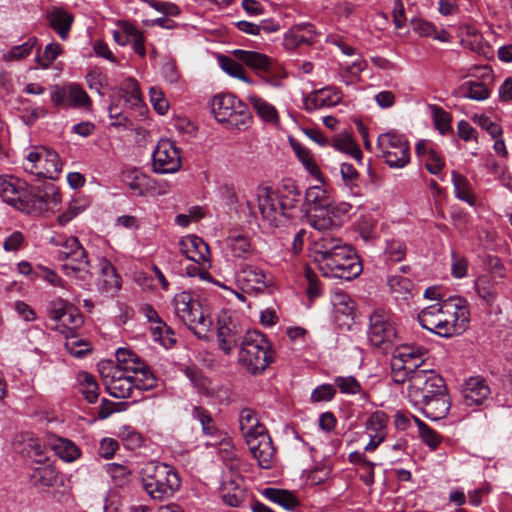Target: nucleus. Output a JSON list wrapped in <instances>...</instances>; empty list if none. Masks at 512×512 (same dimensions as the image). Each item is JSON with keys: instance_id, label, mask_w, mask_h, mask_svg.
<instances>
[{"instance_id": "nucleus-1", "label": "nucleus", "mask_w": 512, "mask_h": 512, "mask_svg": "<svg viewBox=\"0 0 512 512\" xmlns=\"http://www.w3.org/2000/svg\"><path fill=\"white\" fill-rule=\"evenodd\" d=\"M117 364H102L99 372L107 392L114 398H130L134 389L151 390L157 382L145 362L133 351L119 348Z\"/></svg>"}, {"instance_id": "nucleus-2", "label": "nucleus", "mask_w": 512, "mask_h": 512, "mask_svg": "<svg viewBox=\"0 0 512 512\" xmlns=\"http://www.w3.org/2000/svg\"><path fill=\"white\" fill-rule=\"evenodd\" d=\"M469 316L467 301L454 296L422 309L418 321L424 329L440 337L451 338L466 331Z\"/></svg>"}, {"instance_id": "nucleus-3", "label": "nucleus", "mask_w": 512, "mask_h": 512, "mask_svg": "<svg viewBox=\"0 0 512 512\" xmlns=\"http://www.w3.org/2000/svg\"><path fill=\"white\" fill-rule=\"evenodd\" d=\"M140 474L144 490L155 500L172 497L181 485L178 472L165 463L148 462Z\"/></svg>"}, {"instance_id": "nucleus-4", "label": "nucleus", "mask_w": 512, "mask_h": 512, "mask_svg": "<svg viewBox=\"0 0 512 512\" xmlns=\"http://www.w3.org/2000/svg\"><path fill=\"white\" fill-rule=\"evenodd\" d=\"M174 311L177 318L199 339H207L213 320L205 315L199 300L190 292L183 291L173 298Z\"/></svg>"}, {"instance_id": "nucleus-5", "label": "nucleus", "mask_w": 512, "mask_h": 512, "mask_svg": "<svg viewBox=\"0 0 512 512\" xmlns=\"http://www.w3.org/2000/svg\"><path fill=\"white\" fill-rule=\"evenodd\" d=\"M273 361V352L264 334L257 330L247 331L241 342L239 363L251 374L262 373Z\"/></svg>"}, {"instance_id": "nucleus-6", "label": "nucleus", "mask_w": 512, "mask_h": 512, "mask_svg": "<svg viewBox=\"0 0 512 512\" xmlns=\"http://www.w3.org/2000/svg\"><path fill=\"white\" fill-rule=\"evenodd\" d=\"M210 106L215 119L229 128L245 130L251 123L248 106L233 94L215 95Z\"/></svg>"}, {"instance_id": "nucleus-7", "label": "nucleus", "mask_w": 512, "mask_h": 512, "mask_svg": "<svg viewBox=\"0 0 512 512\" xmlns=\"http://www.w3.org/2000/svg\"><path fill=\"white\" fill-rule=\"evenodd\" d=\"M377 147L390 168L400 169L410 161V147L404 135L393 131L378 136Z\"/></svg>"}, {"instance_id": "nucleus-8", "label": "nucleus", "mask_w": 512, "mask_h": 512, "mask_svg": "<svg viewBox=\"0 0 512 512\" xmlns=\"http://www.w3.org/2000/svg\"><path fill=\"white\" fill-rule=\"evenodd\" d=\"M335 255L336 257L330 258L318 266L324 276L349 281L361 274L362 263L352 248Z\"/></svg>"}, {"instance_id": "nucleus-9", "label": "nucleus", "mask_w": 512, "mask_h": 512, "mask_svg": "<svg viewBox=\"0 0 512 512\" xmlns=\"http://www.w3.org/2000/svg\"><path fill=\"white\" fill-rule=\"evenodd\" d=\"M444 379L433 370L421 369L412 377L408 386V397L412 403H421L422 399H428L446 392Z\"/></svg>"}, {"instance_id": "nucleus-10", "label": "nucleus", "mask_w": 512, "mask_h": 512, "mask_svg": "<svg viewBox=\"0 0 512 512\" xmlns=\"http://www.w3.org/2000/svg\"><path fill=\"white\" fill-rule=\"evenodd\" d=\"M397 332L392 315L384 310H374L369 317L368 339L379 348L393 344Z\"/></svg>"}, {"instance_id": "nucleus-11", "label": "nucleus", "mask_w": 512, "mask_h": 512, "mask_svg": "<svg viewBox=\"0 0 512 512\" xmlns=\"http://www.w3.org/2000/svg\"><path fill=\"white\" fill-rule=\"evenodd\" d=\"M236 285L245 293H263L272 285L271 278L259 266L251 263L239 264L235 272Z\"/></svg>"}, {"instance_id": "nucleus-12", "label": "nucleus", "mask_w": 512, "mask_h": 512, "mask_svg": "<svg viewBox=\"0 0 512 512\" xmlns=\"http://www.w3.org/2000/svg\"><path fill=\"white\" fill-rule=\"evenodd\" d=\"M152 159L153 171L159 174L175 173L181 168L180 150L169 139L157 143Z\"/></svg>"}, {"instance_id": "nucleus-13", "label": "nucleus", "mask_w": 512, "mask_h": 512, "mask_svg": "<svg viewBox=\"0 0 512 512\" xmlns=\"http://www.w3.org/2000/svg\"><path fill=\"white\" fill-rule=\"evenodd\" d=\"M257 202L263 219L270 225L278 227L286 220L276 189L268 186L258 187Z\"/></svg>"}, {"instance_id": "nucleus-14", "label": "nucleus", "mask_w": 512, "mask_h": 512, "mask_svg": "<svg viewBox=\"0 0 512 512\" xmlns=\"http://www.w3.org/2000/svg\"><path fill=\"white\" fill-rule=\"evenodd\" d=\"M30 190L26 183L13 176H0V198L17 210L26 213Z\"/></svg>"}, {"instance_id": "nucleus-15", "label": "nucleus", "mask_w": 512, "mask_h": 512, "mask_svg": "<svg viewBox=\"0 0 512 512\" xmlns=\"http://www.w3.org/2000/svg\"><path fill=\"white\" fill-rule=\"evenodd\" d=\"M241 326L231 317L223 315L217 321V343L218 348L225 355H230L235 347H237L242 337Z\"/></svg>"}, {"instance_id": "nucleus-16", "label": "nucleus", "mask_w": 512, "mask_h": 512, "mask_svg": "<svg viewBox=\"0 0 512 512\" xmlns=\"http://www.w3.org/2000/svg\"><path fill=\"white\" fill-rule=\"evenodd\" d=\"M61 203V195L54 185H48L43 189H30L27 214H40L45 211H53Z\"/></svg>"}, {"instance_id": "nucleus-17", "label": "nucleus", "mask_w": 512, "mask_h": 512, "mask_svg": "<svg viewBox=\"0 0 512 512\" xmlns=\"http://www.w3.org/2000/svg\"><path fill=\"white\" fill-rule=\"evenodd\" d=\"M97 289L99 292L114 296L122 287V278L106 257L98 259Z\"/></svg>"}, {"instance_id": "nucleus-18", "label": "nucleus", "mask_w": 512, "mask_h": 512, "mask_svg": "<svg viewBox=\"0 0 512 512\" xmlns=\"http://www.w3.org/2000/svg\"><path fill=\"white\" fill-rule=\"evenodd\" d=\"M351 247L330 233H324L314 241L313 257L317 265H321L330 258L336 257L335 254L348 250Z\"/></svg>"}, {"instance_id": "nucleus-19", "label": "nucleus", "mask_w": 512, "mask_h": 512, "mask_svg": "<svg viewBox=\"0 0 512 512\" xmlns=\"http://www.w3.org/2000/svg\"><path fill=\"white\" fill-rule=\"evenodd\" d=\"M490 393L491 390L487 382L479 376L470 377L461 388L463 403L467 407L482 405Z\"/></svg>"}, {"instance_id": "nucleus-20", "label": "nucleus", "mask_w": 512, "mask_h": 512, "mask_svg": "<svg viewBox=\"0 0 512 512\" xmlns=\"http://www.w3.org/2000/svg\"><path fill=\"white\" fill-rule=\"evenodd\" d=\"M244 479L240 474L225 475L220 487L223 501L231 506H239L245 499Z\"/></svg>"}, {"instance_id": "nucleus-21", "label": "nucleus", "mask_w": 512, "mask_h": 512, "mask_svg": "<svg viewBox=\"0 0 512 512\" xmlns=\"http://www.w3.org/2000/svg\"><path fill=\"white\" fill-rule=\"evenodd\" d=\"M430 420L437 421L446 417L449 412L451 402L446 392L428 399H422L421 403H413Z\"/></svg>"}, {"instance_id": "nucleus-22", "label": "nucleus", "mask_w": 512, "mask_h": 512, "mask_svg": "<svg viewBox=\"0 0 512 512\" xmlns=\"http://www.w3.org/2000/svg\"><path fill=\"white\" fill-rule=\"evenodd\" d=\"M342 100V93L336 87H324L312 92L305 100L307 111L334 107Z\"/></svg>"}, {"instance_id": "nucleus-23", "label": "nucleus", "mask_w": 512, "mask_h": 512, "mask_svg": "<svg viewBox=\"0 0 512 512\" xmlns=\"http://www.w3.org/2000/svg\"><path fill=\"white\" fill-rule=\"evenodd\" d=\"M179 249L187 259L202 264L209 260V246L198 236L188 235L179 241Z\"/></svg>"}, {"instance_id": "nucleus-24", "label": "nucleus", "mask_w": 512, "mask_h": 512, "mask_svg": "<svg viewBox=\"0 0 512 512\" xmlns=\"http://www.w3.org/2000/svg\"><path fill=\"white\" fill-rule=\"evenodd\" d=\"M247 446L261 468L270 469L273 466L275 448L269 433L252 440Z\"/></svg>"}, {"instance_id": "nucleus-25", "label": "nucleus", "mask_w": 512, "mask_h": 512, "mask_svg": "<svg viewBox=\"0 0 512 512\" xmlns=\"http://www.w3.org/2000/svg\"><path fill=\"white\" fill-rule=\"evenodd\" d=\"M276 190L287 220L293 216V211L297 209L302 199L301 191L291 179L284 180Z\"/></svg>"}, {"instance_id": "nucleus-26", "label": "nucleus", "mask_w": 512, "mask_h": 512, "mask_svg": "<svg viewBox=\"0 0 512 512\" xmlns=\"http://www.w3.org/2000/svg\"><path fill=\"white\" fill-rule=\"evenodd\" d=\"M331 200L325 189L320 186H312L306 190L302 211L320 212L329 211Z\"/></svg>"}, {"instance_id": "nucleus-27", "label": "nucleus", "mask_w": 512, "mask_h": 512, "mask_svg": "<svg viewBox=\"0 0 512 512\" xmlns=\"http://www.w3.org/2000/svg\"><path fill=\"white\" fill-rule=\"evenodd\" d=\"M315 31L313 25L309 23L300 24L292 27L283 38V45L287 50H293L301 43L312 44L314 42Z\"/></svg>"}, {"instance_id": "nucleus-28", "label": "nucleus", "mask_w": 512, "mask_h": 512, "mask_svg": "<svg viewBox=\"0 0 512 512\" xmlns=\"http://www.w3.org/2000/svg\"><path fill=\"white\" fill-rule=\"evenodd\" d=\"M61 172L59 155L55 151L43 152V158L38 166L31 165V174L42 178L55 179Z\"/></svg>"}, {"instance_id": "nucleus-29", "label": "nucleus", "mask_w": 512, "mask_h": 512, "mask_svg": "<svg viewBox=\"0 0 512 512\" xmlns=\"http://www.w3.org/2000/svg\"><path fill=\"white\" fill-rule=\"evenodd\" d=\"M49 446L60 459L67 463L77 460L81 455L79 447L67 438L52 436L49 439Z\"/></svg>"}, {"instance_id": "nucleus-30", "label": "nucleus", "mask_w": 512, "mask_h": 512, "mask_svg": "<svg viewBox=\"0 0 512 512\" xmlns=\"http://www.w3.org/2000/svg\"><path fill=\"white\" fill-rule=\"evenodd\" d=\"M261 493L270 502L289 511L295 510L300 505L299 499L289 490L267 487Z\"/></svg>"}, {"instance_id": "nucleus-31", "label": "nucleus", "mask_w": 512, "mask_h": 512, "mask_svg": "<svg viewBox=\"0 0 512 512\" xmlns=\"http://www.w3.org/2000/svg\"><path fill=\"white\" fill-rule=\"evenodd\" d=\"M58 480V470L52 463H43L33 469L30 481L34 486L52 487Z\"/></svg>"}, {"instance_id": "nucleus-32", "label": "nucleus", "mask_w": 512, "mask_h": 512, "mask_svg": "<svg viewBox=\"0 0 512 512\" xmlns=\"http://www.w3.org/2000/svg\"><path fill=\"white\" fill-rule=\"evenodd\" d=\"M233 55L238 61H241L245 65H247L250 69H252L257 75L264 69L267 68V64H269L272 58L268 57L265 54L236 49L233 51Z\"/></svg>"}, {"instance_id": "nucleus-33", "label": "nucleus", "mask_w": 512, "mask_h": 512, "mask_svg": "<svg viewBox=\"0 0 512 512\" xmlns=\"http://www.w3.org/2000/svg\"><path fill=\"white\" fill-rule=\"evenodd\" d=\"M420 370L416 369V366L406 363L405 360H402L395 353L393 354L391 359V377L396 384H403L406 381H409V384H411L412 377Z\"/></svg>"}, {"instance_id": "nucleus-34", "label": "nucleus", "mask_w": 512, "mask_h": 512, "mask_svg": "<svg viewBox=\"0 0 512 512\" xmlns=\"http://www.w3.org/2000/svg\"><path fill=\"white\" fill-rule=\"evenodd\" d=\"M48 19L51 27L59 34L61 39H67L74 20L73 15L61 8H55L49 13Z\"/></svg>"}, {"instance_id": "nucleus-35", "label": "nucleus", "mask_w": 512, "mask_h": 512, "mask_svg": "<svg viewBox=\"0 0 512 512\" xmlns=\"http://www.w3.org/2000/svg\"><path fill=\"white\" fill-rule=\"evenodd\" d=\"M122 181L134 195L142 196L149 186V178L138 169H128L122 174Z\"/></svg>"}, {"instance_id": "nucleus-36", "label": "nucleus", "mask_w": 512, "mask_h": 512, "mask_svg": "<svg viewBox=\"0 0 512 512\" xmlns=\"http://www.w3.org/2000/svg\"><path fill=\"white\" fill-rule=\"evenodd\" d=\"M455 197L470 206L475 205V197L469 180L457 171L451 172Z\"/></svg>"}, {"instance_id": "nucleus-37", "label": "nucleus", "mask_w": 512, "mask_h": 512, "mask_svg": "<svg viewBox=\"0 0 512 512\" xmlns=\"http://www.w3.org/2000/svg\"><path fill=\"white\" fill-rule=\"evenodd\" d=\"M228 243L234 257L246 260L256 254V248L252 245L248 236H230Z\"/></svg>"}, {"instance_id": "nucleus-38", "label": "nucleus", "mask_w": 512, "mask_h": 512, "mask_svg": "<svg viewBox=\"0 0 512 512\" xmlns=\"http://www.w3.org/2000/svg\"><path fill=\"white\" fill-rule=\"evenodd\" d=\"M258 76L270 86L281 87L282 80L287 77V73L278 62L271 59L267 68H264Z\"/></svg>"}, {"instance_id": "nucleus-39", "label": "nucleus", "mask_w": 512, "mask_h": 512, "mask_svg": "<svg viewBox=\"0 0 512 512\" xmlns=\"http://www.w3.org/2000/svg\"><path fill=\"white\" fill-rule=\"evenodd\" d=\"M336 150L351 155L359 162L362 159V152L359 146L353 141L347 133H341L334 136L330 143Z\"/></svg>"}, {"instance_id": "nucleus-40", "label": "nucleus", "mask_w": 512, "mask_h": 512, "mask_svg": "<svg viewBox=\"0 0 512 512\" xmlns=\"http://www.w3.org/2000/svg\"><path fill=\"white\" fill-rule=\"evenodd\" d=\"M462 44L470 50L478 53L485 54V43L480 32L472 27L466 26L462 30Z\"/></svg>"}, {"instance_id": "nucleus-41", "label": "nucleus", "mask_w": 512, "mask_h": 512, "mask_svg": "<svg viewBox=\"0 0 512 512\" xmlns=\"http://www.w3.org/2000/svg\"><path fill=\"white\" fill-rule=\"evenodd\" d=\"M427 352L428 351L422 347L404 346L396 350L395 354L402 360H405L406 363H410L411 366H416V369H421L426 359Z\"/></svg>"}, {"instance_id": "nucleus-42", "label": "nucleus", "mask_w": 512, "mask_h": 512, "mask_svg": "<svg viewBox=\"0 0 512 512\" xmlns=\"http://www.w3.org/2000/svg\"><path fill=\"white\" fill-rule=\"evenodd\" d=\"M67 102L68 108H83L89 109L92 101L88 94L77 84H70L67 87Z\"/></svg>"}, {"instance_id": "nucleus-43", "label": "nucleus", "mask_w": 512, "mask_h": 512, "mask_svg": "<svg viewBox=\"0 0 512 512\" xmlns=\"http://www.w3.org/2000/svg\"><path fill=\"white\" fill-rule=\"evenodd\" d=\"M105 471L110 476L113 484L117 487H123L131 481V470L128 466L118 463H109L104 466Z\"/></svg>"}, {"instance_id": "nucleus-44", "label": "nucleus", "mask_w": 512, "mask_h": 512, "mask_svg": "<svg viewBox=\"0 0 512 512\" xmlns=\"http://www.w3.org/2000/svg\"><path fill=\"white\" fill-rule=\"evenodd\" d=\"M248 100L263 120L271 123L278 120V113L275 107L261 97L257 95H250Z\"/></svg>"}, {"instance_id": "nucleus-45", "label": "nucleus", "mask_w": 512, "mask_h": 512, "mask_svg": "<svg viewBox=\"0 0 512 512\" xmlns=\"http://www.w3.org/2000/svg\"><path fill=\"white\" fill-rule=\"evenodd\" d=\"M63 271L66 276L74 277L82 288H88L92 281V273L88 270V266L63 264Z\"/></svg>"}, {"instance_id": "nucleus-46", "label": "nucleus", "mask_w": 512, "mask_h": 512, "mask_svg": "<svg viewBox=\"0 0 512 512\" xmlns=\"http://www.w3.org/2000/svg\"><path fill=\"white\" fill-rule=\"evenodd\" d=\"M51 243H53L55 246H59V260H68L69 256L76 248H78V245L80 244L76 237H66L62 235L52 237Z\"/></svg>"}, {"instance_id": "nucleus-47", "label": "nucleus", "mask_w": 512, "mask_h": 512, "mask_svg": "<svg viewBox=\"0 0 512 512\" xmlns=\"http://www.w3.org/2000/svg\"><path fill=\"white\" fill-rule=\"evenodd\" d=\"M192 417L200 422L205 435L213 436L217 433L218 429L216 424L209 411L205 408L195 406L192 410Z\"/></svg>"}, {"instance_id": "nucleus-48", "label": "nucleus", "mask_w": 512, "mask_h": 512, "mask_svg": "<svg viewBox=\"0 0 512 512\" xmlns=\"http://www.w3.org/2000/svg\"><path fill=\"white\" fill-rule=\"evenodd\" d=\"M219 63L221 68L230 76L238 78L246 83H251V80L247 76L245 69L238 61L227 56H220Z\"/></svg>"}, {"instance_id": "nucleus-49", "label": "nucleus", "mask_w": 512, "mask_h": 512, "mask_svg": "<svg viewBox=\"0 0 512 512\" xmlns=\"http://www.w3.org/2000/svg\"><path fill=\"white\" fill-rule=\"evenodd\" d=\"M36 42V37H30L23 44L13 46L9 52L4 55V58L8 61L21 60L31 53L32 49L36 45Z\"/></svg>"}, {"instance_id": "nucleus-50", "label": "nucleus", "mask_w": 512, "mask_h": 512, "mask_svg": "<svg viewBox=\"0 0 512 512\" xmlns=\"http://www.w3.org/2000/svg\"><path fill=\"white\" fill-rule=\"evenodd\" d=\"M433 121L436 129L443 135L449 131H452L451 128V115L443 110L439 106H431Z\"/></svg>"}, {"instance_id": "nucleus-51", "label": "nucleus", "mask_w": 512, "mask_h": 512, "mask_svg": "<svg viewBox=\"0 0 512 512\" xmlns=\"http://www.w3.org/2000/svg\"><path fill=\"white\" fill-rule=\"evenodd\" d=\"M416 423L423 442L432 450H435L441 443L440 435L428 425H426L423 421L416 419Z\"/></svg>"}, {"instance_id": "nucleus-52", "label": "nucleus", "mask_w": 512, "mask_h": 512, "mask_svg": "<svg viewBox=\"0 0 512 512\" xmlns=\"http://www.w3.org/2000/svg\"><path fill=\"white\" fill-rule=\"evenodd\" d=\"M61 53L60 44L50 43L45 47L43 54L36 57V61L42 68L47 69Z\"/></svg>"}, {"instance_id": "nucleus-53", "label": "nucleus", "mask_w": 512, "mask_h": 512, "mask_svg": "<svg viewBox=\"0 0 512 512\" xmlns=\"http://www.w3.org/2000/svg\"><path fill=\"white\" fill-rule=\"evenodd\" d=\"M69 303L62 298H55L48 304V315L50 319L60 322L66 317L67 311L69 310Z\"/></svg>"}, {"instance_id": "nucleus-54", "label": "nucleus", "mask_w": 512, "mask_h": 512, "mask_svg": "<svg viewBox=\"0 0 512 512\" xmlns=\"http://www.w3.org/2000/svg\"><path fill=\"white\" fill-rule=\"evenodd\" d=\"M388 421V416L383 411H376L371 414L368 418L365 427L368 431L373 434H378L380 432L386 433V425Z\"/></svg>"}, {"instance_id": "nucleus-55", "label": "nucleus", "mask_w": 512, "mask_h": 512, "mask_svg": "<svg viewBox=\"0 0 512 512\" xmlns=\"http://www.w3.org/2000/svg\"><path fill=\"white\" fill-rule=\"evenodd\" d=\"M60 322L61 324H57L55 329L59 330L62 333L65 332L64 329H67L68 332L72 333L73 330L82 325L83 319L81 315L77 312V310L69 308L66 317L63 318Z\"/></svg>"}, {"instance_id": "nucleus-56", "label": "nucleus", "mask_w": 512, "mask_h": 512, "mask_svg": "<svg viewBox=\"0 0 512 512\" xmlns=\"http://www.w3.org/2000/svg\"><path fill=\"white\" fill-rule=\"evenodd\" d=\"M65 347L66 350L75 357H82L90 352L89 344L83 340H79L73 332L70 336H66Z\"/></svg>"}, {"instance_id": "nucleus-57", "label": "nucleus", "mask_w": 512, "mask_h": 512, "mask_svg": "<svg viewBox=\"0 0 512 512\" xmlns=\"http://www.w3.org/2000/svg\"><path fill=\"white\" fill-rule=\"evenodd\" d=\"M385 255L392 262L402 261L406 255V245L399 240H391L387 243Z\"/></svg>"}, {"instance_id": "nucleus-58", "label": "nucleus", "mask_w": 512, "mask_h": 512, "mask_svg": "<svg viewBox=\"0 0 512 512\" xmlns=\"http://www.w3.org/2000/svg\"><path fill=\"white\" fill-rule=\"evenodd\" d=\"M478 295L487 303H492L496 298V291L487 277H479L475 282Z\"/></svg>"}, {"instance_id": "nucleus-59", "label": "nucleus", "mask_w": 512, "mask_h": 512, "mask_svg": "<svg viewBox=\"0 0 512 512\" xmlns=\"http://www.w3.org/2000/svg\"><path fill=\"white\" fill-rule=\"evenodd\" d=\"M155 326L152 328L153 334L156 336L155 339L167 347L175 343V339L169 336L173 334L170 327H168L161 319H158Z\"/></svg>"}, {"instance_id": "nucleus-60", "label": "nucleus", "mask_w": 512, "mask_h": 512, "mask_svg": "<svg viewBox=\"0 0 512 512\" xmlns=\"http://www.w3.org/2000/svg\"><path fill=\"white\" fill-rule=\"evenodd\" d=\"M468 90L463 94V97L483 101L490 95L489 89L481 82H468Z\"/></svg>"}, {"instance_id": "nucleus-61", "label": "nucleus", "mask_w": 512, "mask_h": 512, "mask_svg": "<svg viewBox=\"0 0 512 512\" xmlns=\"http://www.w3.org/2000/svg\"><path fill=\"white\" fill-rule=\"evenodd\" d=\"M473 121L477 123L482 129L486 130L493 139H497L502 136V128L499 124L493 122L488 116L475 115Z\"/></svg>"}, {"instance_id": "nucleus-62", "label": "nucleus", "mask_w": 512, "mask_h": 512, "mask_svg": "<svg viewBox=\"0 0 512 512\" xmlns=\"http://www.w3.org/2000/svg\"><path fill=\"white\" fill-rule=\"evenodd\" d=\"M388 286L392 292L404 295L410 292L412 283L406 277L393 275L388 278Z\"/></svg>"}, {"instance_id": "nucleus-63", "label": "nucleus", "mask_w": 512, "mask_h": 512, "mask_svg": "<svg viewBox=\"0 0 512 512\" xmlns=\"http://www.w3.org/2000/svg\"><path fill=\"white\" fill-rule=\"evenodd\" d=\"M334 383L341 393L356 394L361 389L359 382L353 376L336 377Z\"/></svg>"}, {"instance_id": "nucleus-64", "label": "nucleus", "mask_w": 512, "mask_h": 512, "mask_svg": "<svg viewBox=\"0 0 512 512\" xmlns=\"http://www.w3.org/2000/svg\"><path fill=\"white\" fill-rule=\"evenodd\" d=\"M425 168L434 175H437L443 169L445 162L443 158L434 149L427 151V157L425 158Z\"/></svg>"}]
</instances>
